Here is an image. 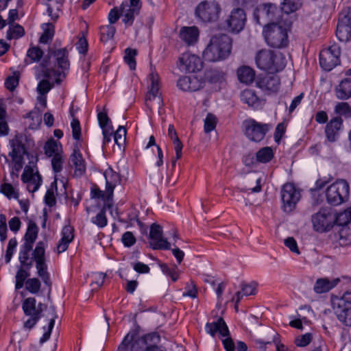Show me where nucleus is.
I'll use <instances>...</instances> for the list:
<instances>
[{
    "label": "nucleus",
    "mask_w": 351,
    "mask_h": 351,
    "mask_svg": "<svg viewBox=\"0 0 351 351\" xmlns=\"http://www.w3.org/2000/svg\"><path fill=\"white\" fill-rule=\"evenodd\" d=\"M243 129L245 135L249 140L254 142H260L271 129V125L258 122L253 119H248L243 122Z\"/></svg>",
    "instance_id": "nucleus-10"
},
{
    "label": "nucleus",
    "mask_w": 351,
    "mask_h": 351,
    "mask_svg": "<svg viewBox=\"0 0 351 351\" xmlns=\"http://www.w3.org/2000/svg\"><path fill=\"white\" fill-rule=\"evenodd\" d=\"M302 5V0H284L282 3V11L290 14L298 10Z\"/></svg>",
    "instance_id": "nucleus-43"
},
{
    "label": "nucleus",
    "mask_w": 351,
    "mask_h": 351,
    "mask_svg": "<svg viewBox=\"0 0 351 351\" xmlns=\"http://www.w3.org/2000/svg\"><path fill=\"white\" fill-rule=\"evenodd\" d=\"M341 123L342 121L340 118H335L326 125L325 132L329 141L333 142L335 141Z\"/></svg>",
    "instance_id": "nucleus-31"
},
{
    "label": "nucleus",
    "mask_w": 351,
    "mask_h": 351,
    "mask_svg": "<svg viewBox=\"0 0 351 351\" xmlns=\"http://www.w3.org/2000/svg\"><path fill=\"white\" fill-rule=\"evenodd\" d=\"M104 176L106 179V187L107 189L108 196H113V191L115 186L121 182L120 176L111 167H108L106 169Z\"/></svg>",
    "instance_id": "nucleus-24"
},
{
    "label": "nucleus",
    "mask_w": 351,
    "mask_h": 351,
    "mask_svg": "<svg viewBox=\"0 0 351 351\" xmlns=\"http://www.w3.org/2000/svg\"><path fill=\"white\" fill-rule=\"evenodd\" d=\"M220 3L216 0L201 1L195 8V15L203 22L216 21L221 14Z\"/></svg>",
    "instance_id": "nucleus-6"
},
{
    "label": "nucleus",
    "mask_w": 351,
    "mask_h": 351,
    "mask_svg": "<svg viewBox=\"0 0 351 351\" xmlns=\"http://www.w3.org/2000/svg\"><path fill=\"white\" fill-rule=\"evenodd\" d=\"M332 308L338 320L345 326L351 327V304H345L344 302L339 303L332 302Z\"/></svg>",
    "instance_id": "nucleus-19"
},
{
    "label": "nucleus",
    "mask_w": 351,
    "mask_h": 351,
    "mask_svg": "<svg viewBox=\"0 0 351 351\" xmlns=\"http://www.w3.org/2000/svg\"><path fill=\"white\" fill-rule=\"evenodd\" d=\"M257 66L263 71L277 73L282 71L286 66V58L280 52H275L270 49H261L255 56Z\"/></svg>",
    "instance_id": "nucleus-2"
},
{
    "label": "nucleus",
    "mask_w": 351,
    "mask_h": 351,
    "mask_svg": "<svg viewBox=\"0 0 351 351\" xmlns=\"http://www.w3.org/2000/svg\"><path fill=\"white\" fill-rule=\"evenodd\" d=\"M281 197L284 210L290 213L295 208L296 204L300 200V193L293 184L287 183L282 187Z\"/></svg>",
    "instance_id": "nucleus-13"
},
{
    "label": "nucleus",
    "mask_w": 351,
    "mask_h": 351,
    "mask_svg": "<svg viewBox=\"0 0 351 351\" xmlns=\"http://www.w3.org/2000/svg\"><path fill=\"white\" fill-rule=\"evenodd\" d=\"M340 54V48L336 45L322 50L319 53L320 66L326 71H331L339 64Z\"/></svg>",
    "instance_id": "nucleus-12"
},
{
    "label": "nucleus",
    "mask_w": 351,
    "mask_h": 351,
    "mask_svg": "<svg viewBox=\"0 0 351 351\" xmlns=\"http://www.w3.org/2000/svg\"><path fill=\"white\" fill-rule=\"evenodd\" d=\"M274 154L272 149L269 147H265L257 152L256 155V161L262 163L269 162L274 157Z\"/></svg>",
    "instance_id": "nucleus-39"
},
{
    "label": "nucleus",
    "mask_w": 351,
    "mask_h": 351,
    "mask_svg": "<svg viewBox=\"0 0 351 351\" xmlns=\"http://www.w3.org/2000/svg\"><path fill=\"white\" fill-rule=\"evenodd\" d=\"M168 135L172 140L175 152L177 153V158H180L182 156V143L178 137L177 132L172 125H169Z\"/></svg>",
    "instance_id": "nucleus-35"
},
{
    "label": "nucleus",
    "mask_w": 351,
    "mask_h": 351,
    "mask_svg": "<svg viewBox=\"0 0 351 351\" xmlns=\"http://www.w3.org/2000/svg\"><path fill=\"white\" fill-rule=\"evenodd\" d=\"M199 30L196 26H184L179 32V38L187 46L195 45L199 39Z\"/></svg>",
    "instance_id": "nucleus-22"
},
{
    "label": "nucleus",
    "mask_w": 351,
    "mask_h": 351,
    "mask_svg": "<svg viewBox=\"0 0 351 351\" xmlns=\"http://www.w3.org/2000/svg\"><path fill=\"white\" fill-rule=\"evenodd\" d=\"M149 80L151 82V85L146 96L147 105L152 108L149 102L153 100H156L158 106L160 107L162 105V99L159 95V76L157 73H152L149 75Z\"/></svg>",
    "instance_id": "nucleus-20"
},
{
    "label": "nucleus",
    "mask_w": 351,
    "mask_h": 351,
    "mask_svg": "<svg viewBox=\"0 0 351 351\" xmlns=\"http://www.w3.org/2000/svg\"><path fill=\"white\" fill-rule=\"evenodd\" d=\"M280 79L277 75H266L259 77L256 80V86L264 91L276 93L280 88Z\"/></svg>",
    "instance_id": "nucleus-21"
},
{
    "label": "nucleus",
    "mask_w": 351,
    "mask_h": 351,
    "mask_svg": "<svg viewBox=\"0 0 351 351\" xmlns=\"http://www.w3.org/2000/svg\"><path fill=\"white\" fill-rule=\"evenodd\" d=\"M44 32L41 35L39 41L40 43L46 44L52 40L54 34V26L52 23L43 25Z\"/></svg>",
    "instance_id": "nucleus-44"
},
{
    "label": "nucleus",
    "mask_w": 351,
    "mask_h": 351,
    "mask_svg": "<svg viewBox=\"0 0 351 351\" xmlns=\"http://www.w3.org/2000/svg\"><path fill=\"white\" fill-rule=\"evenodd\" d=\"M64 157L62 154H56L51 159V166L54 173H57L62 170Z\"/></svg>",
    "instance_id": "nucleus-54"
},
{
    "label": "nucleus",
    "mask_w": 351,
    "mask_h": 351,
    "mask_svg": "<svg viewBox=\"0 0 351 351\" xmlns=\"http://www.w3.org/2000/svg\"><path fill=\"white\" fill-rule=\"evenodd\" d=\"M279 14L280 11L276 5L267 3L258 9L255 19L258 24L262 25L263 23H269L278 19Z\"/></svg>",
    "instance_id": "nucleus-17"
},
{
    "label": "nucleus",
    "mask_w": 351,
    "mask_h": 351,
    "mask_svg": "<svg viewBox=\"0 0 351 351\" xmlns=\"http://www.w3.org/2000/svg\"><path fill=\"white\" fill-rule=\"evenodd\" d=\"M335 94L338 99L342 100L351 97V79L346 78L342 80L335 88Z\"/></svg>",
    "instance_id": "nucleus-29"
},
{
    "label": "nucleus",
    "mask_w": 351,
    "mask_h": 351,
    "mask_svg": "<svg viewBox=\"0 0 351 351\" xmlns=\"http://www.w3.org/2000/svg\"><path fill=\"white\" fill-rule=\"evenodd\" d=\"M205 328L206 332L213 337H214L217 332H219L221 337H227L229 335L228 328L221 317H219L217 322L207 323Z\"/></svg>",
    "instance_id": "nucleus-26"
},
{
    "label": "nucleus",
    "mask_w": 351,
    "mask_h": 351,
    "mask_svg": "<svg viewBox=\"0 0 351 351\" xmlns=\"http://www.w3.org/2000/svg\"><path fill=\"white\" fill-rule=\"evenodd\" d=\"M0 192L9 199L17 197V193L14 188L10 183L5 182L2 184L0 186Z\"/></svg>",
    "instance_id": "nucleus-52"
},
{
    "label": "nucleus",
    "mask_w": 351,
    "mask_h": 351,
    "mask_svg": "<svg viewBox=\"0 0 351 351\" xmlns=\"http://www.w3.org/2000/svg\"><path fill=\"white\" fill-rule=\"evenodd\" d=\"M246 14L242 8H234L226 20V24L230 31L239 33L245 27Z\"/></svg>",
    "instance_id": "nucleus-15"
},
{
    "label": "nucleus",
    "mask_w": 351,
    "mask_h": 351,
    "mask_svg": "<svg viewBox=\"0 0 351 351\" xmlns=\"http://www.w3.org/2000/svg\"><path fill=\"white\" fill-rule=\"evenodd\" d=\"M45 66H43L42 75L44 77L38 84L37 91L40 95H45L54 85L55 80L54 76L52 75L51 77H47L45 75Z\"/></svg>",
    "instance_id": "nucleus-32"
},
{
    "label": "nucleus",
    "mask_w": 351,
    "mask_h": 351,
    "mask_svg": "<svg viewBox=\"0 0 351 351\" xmlns=\"http://www.w3.org/2000/svg\"><path fill=\"white\" fill-rule=\"evenodd\" d=\"M25 34V30L23 27L18 24H14L12 25H10L8 30L7 31V38L9 40L11 39H18L22 37Z\"/></svg>",
    "instance_id": "nucleus-45"
},
{
    "label": "nucleus",
    "mask_w": 351,
    "mask_h": 351,
    "mask_svg": "<svg viewBox=\"0 0 351 351\" xmlns=\"http://www.w3.org/2000/svg\"><path fill=\"white\" fill-rule=\"evenodd\" d=\"M336 35L340 41H348L351 38V25L337 23Z\"/></svg>",
    "instance_id": "nucleus-38"
},
{
    "label": "nucleus",
    "mask_w": 351,
    "mask_h": 351,
    "mask_svg": "<svg viewBox=\"0 0 351 351\" xmlns=\"http://www.w3.org/2000/svg\"><path fill=\"white\" fill-rule=\"evenodd\" d=\"M70 162L74 167V175L76 177H81L86 171L85 162L78 148L74 149L73 153L70 156Z\"/></svg>",
    "instance_id": "nucleus-25"
},
{
    "label": "nucleus",
    "mask_w": 351,
    "mask_h": 351,
    "mask_svg": "<svg viewBox=\"0 0 351 351\" xmlns=\"http://www.w3.org/2000/svg\"><path fill=\"white\" fill-rule=\"evenodd\" d=\"M311 341L312 335L308 332L295 338V343L298 347H304L308 345Z\"/></svg>",
    "instance_id": "nucleus-61"
},
{
    "label": "nucleus",
    "mask_w": 351,
    "mask_h": 351,
    "mask_svg": "<svg viewBox=\"0 0 351 351\" xmlns=\"http://www.w3.org/2000/svg\"><path fill=\"white\" fill-rule=\"evenodd\" d=\"M339 234L340 245H348L351 244V221L341 228Z\"/></svg>",
    "instance_id": "nucleus-36"
},
{
    "label": "nucleus",
    "mask_w": 351,
    "mask_h": 351,
    "mask_svg": "<svg viewBox=\"0 0 351 351\" xmlns=\"http://www.w3.org/2000/svg\"><path fill=\"white\" fill-rule=\"evenodd\" d=\"M238 80L241 83L250 84L255 78V71L248 66H241L237 71Z\"/></svg>",
    "instance_id": "nucleus-30"
},
{
    "label": "nucleus",
    "mask_w": 351,
    "mask_h": 351,
    "mask_svg": "<svg viewBox=\"0 0 351 351\" xmlns=\"http://www.w3.org/2000/svg\"><path fill=\"white\" fill-rule=\"evenodd\" d=\"M337 281H330L326 278L318 279L315 285L314 291L317 293H323L329 291L337 285Z\"/></svg>",
    "instance_id": "nucleus-34"
},
{
    "label": "nucleus",
    "mask_w": 351,
    "mask_h": 351,
    "mask_svg": "<svg viewBox=\"0 0 351 351\" xmlns=\"http://www.w3.org/2000/svg\"><path fill=\"white\" fill-rule=\"evenodd\" d=\"M241 99L249 107L254 109L260 108L262 105L260 98L256 95L255 91L251 89L244 90L241 94Z\"/></svg>",
    "instance_id": "nucleus-28"
},
{
    "label": "nucleus",
    "mask_w": 351,
    "mask_h": 351,
    "mask_svg": "<svg viewBox=\"0 0 351 351\" xmlns=\"http://www.w3.org/2000/svg\"><path fill=\"white\" fill-rule=\"evenodd\" d=\"M126 134V129L123 126H119L117 130L114 133L115 143L121 146L125 141Z\"/></svg>",
    "instance_id": "nucleus-56"
},
{
    "label": "nucleus",
    "mask_w": 351,
    "mask_h": 351,
    "mask_svg": "<svg viewBox=\"0 0 351 351\" xmlns=\"http://www.w3.org/2000/svg\"><path fill=\"white\" fill-rule=\"evenodd\" d=\"M29 276V274L26 270L23 268L19 269L16 274L15 287L16 289H20L23 287L25 280Z\"/></svg>",
    "instance_id": "nucleus-51"
},
{
    "label": "nucleus",
    "mask_w": 351,
    "mask_h": 351,
    "mask_svg": "<svg viewBox=\"0 0 351 351\" xmlns=\"http://www.w3.org/2000/svg\"><path fill=\"white\" fill-rule=\"evenodd\" d=\"M45 245L44 242H38L32 253V255L33 259L36 263L38 276L47 286L51 287V282L50 281L49 274L47 271V265L45 259Z\"/></svg>",
    "instance_id": "nucleus-11"
},
{
    "label": "nucleus",
    "mask_w": 351,
    "mask_h": 351,
    "mask_svg": "<svg viewBox=\"0 0 351 351\" xmlns=\"http://www.w3.org/2000/svg\"><path fill=\"white\" fill-rule=\"evenodd\" d=\"M338 23L351 25V8L347 7L340 12Z\"/></svg>",
    "instance_id": "nucleus-55"
},
{
    "label": "nucleus",
    "mask_w": 351,
    "mask_h": 351,
    "mask_svg": "<svg viewBox=\"0 0 351 351\" xmlns=\"http://www.w3.org/2000/svg\"><path fill=\"white\" fill-rule=\"evenodd\" d=\"M150 245L154 250H169L171 245L168 241L162 237V227L153 223L149 231Z\"/></svg>",
    "instance_id": "nucleus-16"
},
{
    "label": "nucleus",
    "mask_w": 351,
    "mask_h": 351,
    "mask_svg": "<svg viewBox=\"0 0 351 351\" xmlns=\"http://www.w3.org/2000/svg\"><path fill=\"white\" fill-rule=\"evenodd\" d=\"M103 206L102 209L94 217H92L91 221L98 228H103L107 226L108 219L106 215V208Z\"/></svg>",
    "instance_id": "nucleus-46"
},
{
    "label": "nucleus",
    "mask_w": 351,
    "mask_h": 351,
    "mask_svg": "<svg viewBox=\"0 0 351 351\" xmlns=\"http://www.w3.org/2000/svg\"><path fill=\"white\" fill-rule=\"evenodd\" d=\"M217 124V119L216 117L208 113L206 116V117L204 119V132L206 133H209L213 130H215Z\"/></svg>",
    "instance_id": "nucleus-53"
},
{
    "label": "nucleus",
    "mask_w": 351,
    "mask_h": 351,
    "mask_svg": "<svg viewBox=\"0 0 351 351\" xmlns=\"http://www.w3.org/2000/svg\"><path fill=\"white\" fill-rule=\"evenodd\" d=\"M97 119L101 129L105 128H109V126H112L111 121L106 112H99L97 114Z\"/></svg>",
    "instance_id": "nucleus-62"
},
{
    "label": "nucleus",
    "mask_w": 351,
    "mask_h": 351,
    "mask_svg": "<svg viewBox=\"0 0 351 351\" xmlns=\"http://www.w3.org/2000/svg\"><path fill=\"white\" fill-rule=\"evenodd\" d=\"M203 82L195 76H182L179 78L177 86L184 91H196L202 87Z\"/></svg>",
    "instance_id": "nucleus-23"
},
{
    "label": "nucleus",
    "mask_w": 351,
    "mask_h": 351,
    "mask_svg": "<svg viewBox=\"0 0 351 351\" xmlns=\"http://www.w3.org/2000/svg\"><path fill=\"white\" fill-rule=\"evenodd\" d=\"M25 289L32 294H36L41 287L40 281L36 278H28L25 283Z\"/></svg>",
    "instance_id": "nucleus-47"
},
{
    "label": "nucleus",
    "mask_w": 351,
    "mask_h": 351,
    "mask_svg": "<svg viewBox=\"0 0 351 351\" xmlns=\"http://www.w3.org/2000/svg\"><path fill=\"white\" fill-rule=\"evenodd\" d=\"M116 32V28L114 25L109 24L100 27V39L102 42L106 43L113 38Z\"/></svg>",
    "instance_id": "nucleus-40"
},
{
    "label": "nucleus",
    "mask_w": 351,
    "mask_h": 351,
    "mask_svg": "<svg viewBox=\"0 0 351 351\" xmlns=\"http://www.w3.org/2000/svg\"><path fill=\"white\" fill-rule=\"evenodd\" d=\"M26 118L32 119L33 123H29V128L31 129H37L41 123V117L36 112H30L27 114Z\"/></svg>",
    "instance_id": "nucleus-60"
},
{
    "label": "nucleus",
    "mask_w": 351,
    "mask_h": 351,
    "mask_svg": "<svg viewBox=\"0 0 351 351\" xmlns=\"http://www.w3.org/2000/svg\"><path fill=\"white\" fill-rule=\"evenodd\" d=\"M12 147V152H10V156L12 158L13 160L19 162L22 160L23 154L25 153V149L23 144L19 142L18 139H13L11 141Z\"/></svg>",
    "instance_id": "nucleus-33"
},
{
    "label": "nucleus",
    "mask_w": 351,
    "mask_h": 351,
    "mask_svg": "<svg viewBox=\"0 0 351 351\" xmlns=\"http://www.w3.org/2000/svg\"><path fill=\"white\" fill-rule=\"evenodd\" d=\"M68 51L66 48H62L51 52V55L56 60L60 70H56L54 69H48L45 65V75L47 77L54 76V80L56 84H59L66 77V73L69 69L70 63L68 58ZM45 64H43V66Z\"/></svg>",
    "instance_id": "nucleus-5"
},
{
    "label": "nucleus",
    "mask_w": 351,
    "mask_h": 351,
    "mask_svg": "<svg viewBox=\"0 0 351 351\" xmlns=\"http://www.w3.org/2000/svg\"><path fill=\"white\" fill-rule=\"evenodd\" d=\"M74 229L70 225L64 226L62 230V238L67 241L71 242L74 238Z\"/></svg>",
    "instance_id": "nucleus-63"
},
{
    "label": "nucleus",
    "mask_w": 351,
    "mask_h": 351,
    "mask_svg": "<svg viewBox=\"0 0 351 351\" xmlns=\"http://www.w3.org/2000/svg\"><path fill=\"white\" fill-rule=\"evenodd\" d=\"M121 241L125 247H131L136 243V238L132 232L128 231L122 235Z\"/></svg>",
    "instance_id": "nucleus-64"
},
{
    "label": "nucleus",
    "mask_w": 351,
    "mask_h": 351,
    "mask_svg": "<svg viewBox=\"0 0 351 351\" xmlns=\"http://www.w3.org/2000/svg\"><path fill=\"white\" fill-rule=\"evenodd\" d=\"M137 54V51L135 49H125V55L124 56L125 62L129 66L131 70H134L136 69V60L135 56Z\"/></svg>",
    "instance_id": "nucleus-48"
},
{
    "label": "nucleus",
    "mask_w": 351,
    "mask_h": 351,
    "mask_svg": "<svg viewBox=\"0 0 351 351\" xmlns=\"http://www.w3.org/2000/svg\"><path fill=\"white\" fill-rule=\"evenodd\" d=\"M160 337L156 333H150L142 337H135L128 333L119 346V351H125L130 346L131 351H145L152 343H158Z\"/></svg>",
    "instance_id": "nucleus-4"
},
{
    "label": "nucleus",
    "mask_w": 351,
    "mask_h": 351,
    "mask_svg": "<svg viewBox=\"0 0 351 351\" xmlns=\"http://www.w3.org/2000/svg\"><path fill=\"white\" fill-rule=\"evenodd\" d=\"M350 187L348 183L339 180L327 188L326 196L329 204L337 206L346 202L349 196Z\"/></svg>",
    "instance_id": "nucleus-8"
},
{
    "label": "nucleus",
    "mask_w": 351,
    "mask_h": 351,
    "mask_svg": "<svg viewBox=\"0 0 351 351\" xmlns=\"http://www.w3.org/2000/svg\"><path fill=\"white\" fill-rule=\"evenodd\" d=\"M43 56V51L38 47H32L27 50V58L25 61L27 64L38 62Z\"/></svg>",
    "instance_id": "nucleus-41"
},
{
    "label": "nucleus",
    "mask_w": 351,
    "mask_h": 351,
    "mask_svg": "<svg viewBox=\"0 0 351 351\" xmlns=\"http://www.w3.org/2000/svg\"><path fill=\"white\" fill-rule=\"evenodd\" d=\"M19 77L16 73L13 75L8 76L5 82V86L10 91H13L19 84Z\"/></svg>",
    "instance_id": "nucleus-58"
},
{
    "label": "nucleus",
    "mask_w": 351,
    "mask_h": 351,
    "mask_svg": "<svg viewBox=\"0 0 351 351\" xmlns=\"http://www.w3.org/2000/svg\"><path fill=\"white\" fill-rule=\"evenodd\" d=\"M91 196L93 198L101 199L104 202V206L110 208L112 203V197L108 196L107 189L106 191H101L98 188L91 189Z\"/></svg>",
    "instance_id": "nucleus-37"
},
{
    "label": "nucleus",
    "mask_w": 351,
    "mask_h": 351,
    "mask_svg": "<svg viewBox=\"0 0 351 351\" xmlns=\"http://www.w3.org/2000/svg\"><path fill=\"white\" fill-rule=\"evenodd\" d=\"M335 111L340 115L347 116L351 113V108L346 102H339L336 105Z\"/></svg>",
    "instance_id": "nucleus-59"
},
{
    "label": "nucleus",
    "mask_w": 351,
    "mask_h": 351,
    "mask_svg": "<svg viewBox=\"0 0 351 351\" xmlns=\"http://www.w3.org/2000/svg\"><path fill=\"white\" fill-rule=\"evenodd\" d=\"M232 39L226 34L213 36L203 51L204 58L208 62L225 60L230 54Z\"/></svg>",
    "instance_id": "nucleus-1"
},
{
    "label": "nucleus",
    "mask_w": 351,
    "mask_h": 351,
    "mask_svg": "<svg viewBox=\"0 0 351 351\" xmlns=\"http://www.w3.org/2000/svg\"><path fill=\"white\" fill-rule=\"evenodd\" d=\"M203 68L200 57L190 53H184L179 58V69L186 72H197Z\"/></svg>",
    "instance_id": "nucleus-14"
},
{
    "label": "nucleus",
    "mask_w": 351,
    "mask_h": 351,
    "mask_svg": "<svg viewBox=\"0 0 351 351\" xmlns=\"http://www.w3.org/2000/svg\"><path fill=\"white\" fill-rule=\"evenodd\" d=\"M9 128L6 121L5 109L0 106V136L8 134Z\"/></svg>",
    "instance_id": "nucleus-49"
},
{
    "label": "nucleus",
    "mask_w": 351,
    "mask_h": 351,
    "mask_svg": "<svg viewBox=\"0 0 351 351\" xmlns=\"http://www.w3.org/2000/svg\"><path fill=\"white\" fill-rule=\"evenodd\" d=\"M21 180L27 184L28 191L32 193L36 191L42 183V178L38 171H35L29 166L25 167Z\"/></svg>",
    "instance_id": "nucleus-18"
},
{
    "label": "nucleus",
    "mask_w": 351,
    "mask_h": 351,
    "mask_svg": "<svg viewBox=\"0 0 351 351\" xmlns=\"http://www.w3.org/2000/svg\"><path fill=\"white\" fill-rule=\"evenodd\" d=\"M263 35L266 43L276 49L285 48L289 45L287 28L277 23H270L264 26Z\"/></svg>",
    "instance_id": "nucleus-3"
},
{
    "label": "nucleus",
    "mask_w": 351,
    "mask_h": 351,
    "mask_svg": "<svg viewBox=\"0 0 351 351\" xmlns=\"http://www.w3.org/2000/svg\"><path fill=\"white\" fill-rule=\"evenodd\" d=\"M60 146L54 139L48 140L44 147L45 155L48 157H53L56 154H62L59 150Z\"/></svg>",
    "instance_id": "nucleus-42"
},
{
    "label": "nucleus",
    "mask_w": 351,
    "mask_h": 351,
    "mask_svg": "<svg viewBox=\"0 0 351 351\" xmlns=\"http://www.w3.org/2000/svg\"><path fill=\"white\" fill-rule=\"evenodd\" d=\"M336 215L330 208H322L312 215L311 221L315 230L326 232L330 230L336 222Z\"/></svg>",
    "instance_id": "nucleus-9"
},
{
    "label": "nucleus",
    "mask_w": 351,
    "mask_h": 351,
    "mask_svg": "<svg viewBox=\"0 0 351 351\" xmlns=\"http://www.w3.org/2000/svg\"><path fill=\"white\" fill-rule=\"evenodd\" d=\"M38 234V227L35 223H29L25 234V241L34 243Z\"/></svg>",
    "instance_id": "nucleus-50"
},
{
    "label": "nucleus",
    "mask_w": 351,
    "mask_h": 351,
    "mask_svg": "<svg viewBox=\"0 0 351 351\" xmlns=\"http://www.w3.org/2000/svg\"><path fill=\"white\" fill-rule=\"evenodd\" d=\"M16 245L17 241L15 238L10 239L5 256V260L6 263H10Z\"/></svg>",
    "instance_id": "nucleus-57"
},
{
    "label": "nucleus",
    "mask_w": 351,
    "mask_h": 351,
    "mask_svg": "<svg viewBox=\"0 0 351 351\" xmlns=\"http://www.w3.org/2000/svg\"><path fill=\"white\" fill-rule=\"evenodd\" d=\"M45 305L40 302L36 305V300L33 297L25 299L22 302V309L29 319L24 322V328L32 329L41 318Z\"/></svg>",
    "instance_id": "nucleus-7"
},
{
    "label": "nucleus",
    "mask_w": 351,
    "mask_h": 351,
    "mask_svg": "<svg viewBox=\"0 0 351 351\" xmlns=\"http://www.w3.org/2000/svg\"><path fill=\"white\" fill-rule=\"evenodd\" d=\"M139 10L129 5L128 1L123 2L120 7L121 15L123 17V22L126 26L133 24L135 14H138Z\"/></svg>",
    "instance_id": "nucleus-27"
}]
</instances>
